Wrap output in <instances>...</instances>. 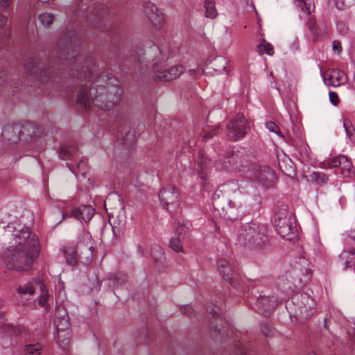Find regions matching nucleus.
Masks as SVG:
<instances>
[{
    "mask_svg": "<svg viewBox=\"0 0 355 355\" xmlns=\"http://www.w3.org/2000/svg\"><path fill=\"white\" fill-rule=\"evenodd\" d=\"M275 225L278 233L283 238L291 241L295 236L294 219L291 213L286 209H279L275 216Z\"/></svg>",
    "mask_w": 355,
    "mask_h": 355,
    "instance_id": "5",
    "label": "nucleus"
},
{
    "mask_svg": "<svg viewBox=\"0 0 355 355\" xmlns=\"http://www.w3.org/2000/svg\"><path fill=\"white\" fill-rule=\"evenodd\" d=\"M355 0H336V6L339 10H344L350 7Z\"/></svg>",
    "mask_w": 355,
    "mask_h": 355,
    "instance_id": "38",
    "label": "nucleus"
},
{
    "mask_svg": "<svg viewBox=\"0 0 355 355\" xmlns=\"http://www.w3.org/2000/svg\"><path fill=\"white\" fill-rule=\"evenodd\" d=\"M328 165L330 168H338L344 178H351L355 174L352 162L345 155H340L331 158Z\"/></svg>",
    "mask_w": 355,
    "mask_h": 355,
    "instance_id": "14",
    "label": "nucleus"
},
{
    "mask_svg": "<svg viewBox=\"0 0 355 355\" xmlns=\"http://www.w3.org/2000/svg\"><path fill=\"white\" fill-rule=\"evenodd\" d=\"M33 221V214L28 211L18 218L7 208L0 210V242L8 241L9 244L3 254V260L12 270L30 269L33 259L38 255L39 239L30 230Z\"/></svg>",
    "mask_w": 355,
    "mask_h": 355,
    "instance_id": "2",
    "label": "nucleus"
},
{
    "mask_svg": "<svg viewBox=\"0 0 355 355\" xmlns=\"http://www.w3.org/2000/svg\"><path fill=\"white\" fill-rule=\"evenodd\" d=\"M95 214V209L91 205H81L73 209L71 214L62 213V219L65 220L69 217H73L82 223H87L93 218Z\"/></svg>",
    "mask_w": 355,
    "mask_h": 355,
    "instance_id": "16",
    "label": "nucleus"
},
{
    "mask_svg": "<svg viewBox=\"0 0 355 355\" xmlns=\"http://www.w3.org/2000/svg\"><path fill=\"white\" fill-rule=\"evenodd\" d=\"M337 28H338L339 33L343 35H346L347 33L348 28L342 22L337 24Z\"/></svg>",
    "mask_w": 355,
    "mask_h": 355,
    "instance_id": "46",
    "label": "nucleus"
},
{
    "mask_svg": "<svg viewBox=\"0 0 355 355\" xmlns=\"http://www.w3.org/2000/svg\"><path fill=\"white\" fill-rule=\"evenodd\" d=\"M55 315L58 319L56 323L57 343L63 350H66L69 346L71 338V331L68 329L69 324L67 311L62 306L58 305L56 306Z\"/></svg>",
    "mask_w": 355,
    "mask_h": 355,
    "instance_id": "6",
    "label": "nucleus"
},
{
    "mask_svg": "<svg viewBox=\"0 0 355 355\" xmlns=\"http://www.w3.org/2000/svg\"><path fill=\"white\" fill-rule=\"evenodd\" d=\"M324 327L328 329V320L327 318L324 319Z\"/></svg>",
    "mask_w": 355,
    "mask_h": 355,
    "instance_id": "57",
    "label": "nucleus"
},
{
    "mask_svg": "<svg viewBox=\"0 0 355 355\" xmlns=\"http://www.w3.org/2000/svg\"><path fill=\"white\" fill-rule=\"evenodd\" d=\"M94 242L92 236L87 231H83L78 235L76 246L73 248L79 251L80 254H84L85 263L92 261L94 254Z\"/></svg>",
    "mask_w": 355,
    "mask_h": 355,
    "instance_id": "11",
    "label": "nucleus"
},
{
    "mask_svg": "<svg viewBox=\"0 0 355 355\" xmlns=\"http://www.w3.org/2000/svg\"><path fill=\"white\" fill-rule=\"evenodd\" d=\"M71 37H66L56 46V62L66 61L69 67L70 76L79 80L77 102L85 110H88L92 103L102 110H111L121 101L122 89L119 80L107 71L100 73L92 61H85L82 66V59L72 49Z\"/></svg>",
    "mask_w": 355,
    "mask_h": 355,
    "instance_id": "1",
    "label": "nucleus"
},
{
    "mask_svg": "<svg viewBox=\"0 0 355 355\" xmlns=\"http://www.w3.org/2000/svg\"><path fill=\"white\" fill-rule=\"evenodd\" d=\"M261 331L266 336H270L272 333V328L266 324L262 327Z\"/></svg>",
    "mask_w": 355,
    "mask_h": 355,
    "instance_id": "47",
    "label": "nucleus"
},
{
    "mask_svg": "<svg viewBox=\"0 0 355 355\" xmlns=\"http://www.w3.org/2000/svg\"><path fill=\"white\" fill-rule=\"evenodd\" d=\"M238 350L241 353V355H247L246 352L243 347L238 346Z\"/></svg>",
    "mask_w": 355,
    "mask_h": 355,
    "instance_id": "53",
    "label": "nucleus"
},
{
    "mask_svg": "<svg viewBox=\"0 0 355 355\" xmlns=\"http://www.w3.org/2000/svg\"><path fill=\"white\" fill-rule=\"evenodd\" d=\"M43 344L40 338L33 334L25 335L21 355H42Z\"/></svg>",
    "mask_w": 355,
    "mask_h": 355,
    "instance_id": "15",
    "label": "nucleus"
},
{
    "mask_svg": "<svg viewBox=\"0 0 355 355\" xmlns=\"http://www.w3.org/2000/svg\"><path fill=\"white\" fill-rule=\"evenodd\" d=\"M196 69H190L189 71V73L191 74V75H193L196 73Z\"/></svg>",
    "mask_w": 355,
    "mask_h": 355,
    "instance_id": "60",
    "label": "nucleus"
},
{
    "mask_svg": "<svg viewBox=\"0 0 355 355\" xmlns=\"http://www.w3.org/2000/svg\"><path fill=\"white\" fill-rule=\"evenodd\" d=\"M135 57L141 64L154 69L162 60V52L153 42H147L141 47H137Z\"/></svg>",
    "mask_w": 355,
    "mask_h": 355,
    "instance_id": "4",
    "label": "nucleus"
},
{
    "mask_svg": "<svg viewBox=\"0 0 355 355\" xmlns=\"http://www.w3.org/2000/svg\"><path fill=\"white\" fill-rule=\"evenodd\" d=\"M218 268L219 272L223 275V279L232 284L233 282L232 281L234 277V272L230 262L224 259H219L218 261Z\"/></svg>",
    "mask_w": 355,
    "mask_h": 355,
    "instance_id": "23",
    "label": "nucleus"
},
{
    "mask_svg": "<svg viewBox=\"0 0 355 355\" xmlns=\"http://www.w3.org/2000/svg\"><path fill=\"white\" fill-rule=\"evenodd\" d=\"M78 149L76 146L71 145L62 147L60 151V155L62 159H76L78 155Z\"/></svg>",
    "mask_w": 355,
    "mask_h": 355,
    "instance_id": "30",
    "label": "nucleus"
},
{
    "mask_svg": "<svg viewBox=\"0 0 355 355\" xmlns=\"http://www.w3.org/2000/svg\"><path fill=\"white\" fill-rule=\"evenodd\" d=\"M207 311L213 316H217L220 313V309L215 304H211L207 307Z\"/></svg>",
    "mask_w": 355,
    "mask_h": 355,
    "instance_id": "41",
    "label": "nucleus"
},
{
    "mask_svg": "<svg viewBox=\"0 0 355 355\" xmlns=\"http://www.w3.org/2000/svg\"><path fill=\"white\" fill-rule=\"evenodd\" d=\"M83 254H80L79 251H77L75 248H68L64 251V256L67 259V262L70 266H74L78 261V257L82 258ZM84 259V257H83Z\"/></svg>",
    "mask_w": 355,
    "mask_h": 355,
    "instance_id": "31",
    "label": "nucleus"
},
{
    "mask_svg": "<svg viewBox=\"0 0 355 355\" xmlns=\"http://www.w3.org/2000/svg\"><path fill=\"white\" fill-rule=\"evenodd\" d=\"M310 177L312 181L320 185L327 184L329 180L328 175L327 174L320 171H313L311 173Z\"/></svg>",
    "mask_w": 355,
    "mask_h": 355,
    "instance_id": "33",
    "label": "nucleus"
},
{
    "mask_svg": "<svg viewBox=\"0 0 355 355\" xmlns=\"http://www.w3.org/2000/svg\"><path fill=\"white\" fill-rule=\"evenodd\" d=\"M332 50L335 53L339 55L342 51L341 43L338 40H334L332 43Z\"/></svg>",
    "mask_w": 355,
    "mask_h": 355,
    "instance_id": "45",
    "label": "nucleus"
},
{
    "mask_svg": "<svg viewBox=\"0 0 355 355\" xmlns=\"http://www.w3.org/2000/svg\"><path fill=\"white\" fill-rule=\"evenodd\" d=\"M19 125L17 124H8L6 125L3 131V137L8 141L17 142L19 138Z\"/></svg>",
    "mask_w": 355,
    "mask_h": 355,
    "instance_id": "25",
    "label": "nucleus"
},
{
    "mask_svg": "<svg viewBox=\"0 0 355 355\" xmlns=\"http://www.w3.org/2000/svg\"><path fill=\"white\" fill-rule=\"evenodd\" d=\"M279 303L280 301L274 296L261 295L256 300V304L253 309L265 316H268Z\"/></svg>",
    "mask_w": 355,
    "mask_h": 355,
    "instance_id": "18",
    "label": "nucleus"
},
{
    "mask_svg": "<svg viewBox=\"0 0 355 355\" xmlns=\"http://www.w3.org/2000/svg\"><path fill=\"white\" fill-rule=\"evenodd\" d=\"M243 161L241 153L232 152L225 155H219L214 165L217 170H240L243 166Z\"/></svg>",
    "mask_w": 355,
    "mask_h": 355,
    "instance_id": "9",
    "label": "nucleus"
},
{
    "mask_svg": "<svg viewBox=\"0 0 355 355\" xmlns=\"http://www.w3.org/2000/svg\"><path fill=\"white\" fill-rule=\"evenodd\" d=\"M160 202L165 209L169 205L176 208L179 205L180 193L175 187L167 185L159 193Z\"/></svg>",
    "mask_w": 355,
    "mask_h": 355,
    "instance_id": "17",
    "label": "nucleus"
},
{
    "mask_svg": "<svg viewBox=\"0 0 355 355\" xmlns=\"http://www.w3.org/2000/svg\"><path fill=\"white\" fill-rule=\"evenodd\" d=\"M137 251L140 254H144V249L142 248V247L141 245L137 246Z\"/></svg>",
    "mask_w": 355,
    "mask_h": 355,
    "instance_id": "56",
    "label": "nucleus"
},
{
    "mask_svg": "<svg viewBox=\"0 0 355 355\" xmlns=\"http://www.w3.org/2000/svg\"><path fill=\"white\" fill-rule=\"evenodd\" d=\"M184 71L182 65H176L163 71H157L155 79L160 81H170L179 77Z\"/></svg>",
    "mask_w": 355,
    "mask_h": 355,
    "instance_id": "19",
    "label": "nucleus"
},
{
    "mask_svg": "<svg viewBox=\"0 0 355 355\" xmlns=\"http://www.w3.org/2000/svg\"><path fill=\"white\" fill-rule=\"evenodd\" d=\"M349 238L355 241V227H353L349 232Z\"/></svg>",
    "mask_w": 355,
    "mask_h": 355,
    "instance_id": "52",
    "label": "nucleus"
},
{
    "mask_svg": "<svg viewBox=\"0 0 355 355\" xmlns=\"http://www.w3.org/2000/svg\"><path fill=\"white\" fill-rule=\"evenodd\" d=\"M6 19L0 14V29L2 28L6 24Z\"/></svg>",
    "mask_w": 355,
    "mask_h": 355,
    "instance_id": "51",
    "label": "nucleus"
},
{
    "mask_svg": "<svg viewBox=\"0 0 355 355\" xmlns=\"http://www.w3.org/2000/svg\"><path fill=\"white\" fill-rule=\"evenodd\" d=\"M150 254L156 261H158L163 256V251L162 248L159 245L153 246L151 249Z\"/></svg>",
    "mask_w": 355,
    "mask_h": 355,
    "instance_id": "39",
    "label": "nucleus"
},
{
    "mask_svg": "<svg viewBox=\"0 0 355 355\" xmlns=\"http://www.w3.org/2000/svg\"><path fill=\"white\" fill-rule=\"evenodd\" d=\"M42 293L39 298V304L40 306L45 307L46 309L49 308V304L48 303L49 299V295L47 291L44 288V286H41Z\"/></svg>",
    "mask_w": 355,
    "mask_h": 355,
    "instance_id": "37",
    "label": "nucleus"
},
{
    "mask_svg": "<svg viewBox=\"0 0 355 355\" xmlns=\"http://www.w3.org/2000/svg\"><path fill=\"white\" fill-rule=\"evenodd\" d=\"M308 355H316L315 352H310Z\"/></svg>",
    "mask_w": 355,
    "mask_h": 355,
    "instance_id": "62",
    "label": "nucleus"
},
{
    "mask_svg": "<svg viewBox=\"0 0 355 355\" xmlns=\"http://www.w3.org/2000/svg\"><path fill=\"white\" fill-rule=\"evenodd\" d=\"M219 128H216L214 130H212L211 132H209V133H207L204 135V139H209V138H211L214 135H216L218 131Z\"/></svg>",
    "mask_w": 355,
    "mask_h": 355,
    "instance_id": "49",
    "label": "nucleus"
},
{
    "mask_svg": "<svg viewBox=\"0 0 355 355\" xmlns=\"http://www.w3.org/2000/svg\"><path fill=\"white\" fill-rule=\"evenodd\" d=\"M181 312L184 315H187L189 317H191L194 314V311L190 305L182 306L181 308Z\"/></svg>",
    "mask_w": 355,
    "mask_h": 355,
    "instance_id": "44",
    "label": "nucleus"
},
{
    "mask_svg": "<svg viewBox=\"0 0 355 355\" xmlns=\"http://www.w3.org/2000/svg\"><path fill=\"white\" fill-rule=\"evenodd\" d=\"M329 101L335 106L339 104V98L338 94L335 92L330 91L329 93Z\"/></svg>",
    "mask_w": 355,
    "mask_h": 355,
    "instance_id": "42",
    "label": "nucleus"
},
{
    "mask_svg": "<svg viewBox=\"0 0 355 355\" xmlns=\"http://www.w3.org/2000/svg\"><path fill=\"white\" fill-rule=\"evenodd\" d=\"M135 135L132 132H128L125 137L123 139L122 141V145L123 147L127 150L128 152L130 151V148H132L134 144H135Z\"/></svg>",
    "mask_w": 355,
    "mask_h": 355,
    "instance_id": "35",
    "label": "nucleus"
},
{
    "mask_svg": "<svg viewBox=\"0 0 355 355\" xmlns=\"http://www.w3.org/2000/svg\"><path fill=\"white\" fill-rule=\"evenodd\" d=\"M246 119L242 114H237L227 125V135L231 140L239 139L246 134L248 128Z\"/></svg>",
    "mask_w": 355,
    "mask_h": 355,
    "instance_id": "12",
    "label": "nucleus"
},
{
    "mask_svg": "<svg viewBox=\"0 0 355 355\" xmlns=\"http://www.w3.org/2000/svg\"><path fill=\"white\" fill-rule=\"evenodd\" d=\"M257 52L260 54L265 53L269 55H272L274 54L273 46L270 43L263 40V42L257 46Z\"/></svg>",
    "mask_w": 355,
    "mask_h": 355,
    "instance_id": "34",
    "label": "nucleus"
},
{
    "mask_svg": "<svg viewBox=\"0 0 355 355\" xmlns=\"http://www.w3.org/2000/svg\"><path fill=\"white\" fill-rule=\"evenodd\" d=\"M6 74L3 69V67L0 64V86L6 83Z\"/></svg>",
    "mask_w": 355,
    "mask_h": 355,
    "instance_id": "48",
    "label": "nucleus"
},
{
    "mask_svg": "<svg viewBox=\"0 0 355 355\" xmlns=\"http://www.w3.org/2000/svg\"><path fill=\"white\" fill-rule=\"evenodd\" d=\"M19 297V302L22 305H26L31 300V297L33 295L35 288L31 282L25 283L19 286L17 288Z\"/></svg>",
    "mask_w": 355,
    "mask_h": 355,
    "instance_id": "21",
    "label": "nucleus"
},
{
    "mask_svg": "<svg viewBox=\"0 0 355 355\" xmlns=\"http://www.w3.org/2000/svg\"><path fill=\"white\" fill-rule=\"evenodd\" d=\"M214 331H215L216 333L222 334V330H221V329H218V328H216V327H214Z\"/></svg>",
    "mask_w": 355,
    "mask_h": 355,
    "instance_id": "58",
    "label": "nucleus"
},
{
    "mask_svg": "<svg viewBox=\"0 0 355 355\" xmlns=\"http://www.w3.org/2000/svg\"><path fill=\"white\" fill-rule=\"evenodd\" d=\"M340 259L343 261L345 269L355 265V248L345 250L340 254Z\"/></svg>",
    "mask_w": 355,
    "mask_h": 355,
    "instance_id": "27",
    "label": "nucleus"
},
{
    "mask_svg": "<svg viewBox=\"0 0 355 355\" xmlns=\"http://www.w3.org/2000/svg\"><path fill=\"white\" fill-rule=\"evenodd\" d=\"M187 233V228L184 225H179L175 230V236L171 239L169 245L175 252H181L182 245L181 241L184 239Z\"/></svg>",
    "mask_w": 355,
    "mask_h": 355,
    "instance_id": "22",
    "label": "nucleus"
},
{
    "mask_svg": "<svg viewBox=\"0 0 355 355\" xmlns=\"http://www.w3.org/2000/svg\"><path fill=\"white\" fill-rule=\"evenodd\" d=\"M107 281V285L113 289H115L125 283V277L121 273L110 274Z\"/></svg>",
    "mask_w": 355,
    "mask_h": 355,
    "instance_id": "29",
    "label": "nucleus"
},
{
    "mask_svg": "<svg viewBox=\"0 0 355 355\" xmlns=\"http://www.w3.org/2000/svg\"><path fill=\"white\" fill-rule=\"evenodd\" d=\"M204 8L206 17L214 19L217 16L214 0H205Z\"/></svg>",
    "mask_w": 355,
    "mask_h": 355,
    "instance_id": "32",
    "label": "nucleus"
},
{
    "mask_svg": "<svg viewBox=\"0 0 355 355\" xmlns=\"http://www.w3.org/2000/svg\"><path fill=\"white\" fill-rule=\"evenodd\" d=\"M266 127L267 128V129L269 131H270L272 132H274V133L277 134L279 136L283 137V135H282V132H281V131L279 130V128L273 121H268V122H266Z\"/></svg>",
    "mask_w": 355,
    "mask_h": 355,
    "instance_id": "40",
    "label": "nucleus"
},
{
    "mask_svg": "<svg viewBox=\"0 0 355 355\" xmlns=\"http://www.w3.org/2000/svg\"><path fill=\"white\" fill-rule=\"evenodd\" d=\"M24 67L28 73L35 76L43 83L50 80L51 74L55 72V70L51 69V63L44 62L36 57L29 58Z\"/></svg>",
    "mask_w": 355,
    "mask_h": 355,
    "instance_id": "8",
    "label": "nucleus"
},
{
    "mask_svg": "<svg viewBox=\"0 0 355 355\" xmlns=\"http://www.w3.org/2000/svg\"><path fill=\"white\" fill-rule=\"evenodd\" d=\"M315 306V300L306 293L297 295L293 297L292 303L287 305V308L291 310V314L302 318L311 315Z\"/></svg>",
    "mask_w": 355,
    "mask_h": 355,
    "instance_id": "7",
    "label": "nucleus"
},
{
    "mask_svg": "<svg viewBox=\"0 0 355 355\" xmlns=\"http://www.w3.org/2000/svg\"><path fill=\"white\" fill-rule=\"evenodd\" d=\"M39 20L44 26H49L51 25L54 20V15L45 12L39 15Z\"/></svg>",
    "mask_w": 355,
    "mask_h": 355,
    "instance_id": "36",
    "label": "nucleus"
},
{
    "mask_svg": "<svg viewBox=\"0 0 355 355\" xmlns=\"http://www.w3.org/2000/svg\"><path fill=\"white\" fill-rule=\"evenodd\" d=\"M209 64V69H211L218 73H222L226 69L227 60L224 57L218 56L211 61Z\"/></svg>",
    "mask_w": 355,
    "mask_h": 355,
    "instance_id": "26",
    "label": "nucleus"
},
{
    "mask_svg": "<svg viewBox=\"0 0 355 355\" xmlns=\"http://www.w3.org/2000/svg\"><path fill=\"white\" fill-rule=\"evenodd\" d=\"M238 243L250 250H259L268 242V229L263 225L250 223L243 225L239 230Z\"/></svg>",
    "mask_w": 355,
    "mask_h": 355,
    "instance_id": "3",
    "label": "nucleus"
},
{
    "mask_svg": "<svg viewBox=\"0 0 355 355\" xmlns=\"http://www.w3.org/2000/svg\"><path fill=\"white\" fill-rule=\"evenodd\" d=\"M250 178L259 184L268 187L272 186L275 179V173L267 166L253 164L250 168Z\"/></svg>",
    "mask_w": 355,
    "mask_h": 355,
    "instance_id": "10",
    "label": "nucleus"
},
{
    "mask_svg": "<svg viewBox=\"0 0 355 355\" xmlns=\"http://www.w3.org/2000/svg\"><path fill=\"white\" fill-rule=\"evenodd\" d=\"M84 164V163L83 162H78V168L80 170L81 169V167Z\"/></svg>",
    "mask_w": 355,
    "mask_h": 355,
    "instance_id": "59",
    "label": "nucleus"
},
{
    "mask_svg": "<svg viewBox=\"0 0 355 355\" xmlns=\"http://www.w3.org/2000/svg\"><path fill=\"white\" fill-rule=\"evenodd\" d=\"M143 8L145 15L154 28L156 29L162 28L164 24V17L162 11L155 4L150 1L144 2Z\"/></svg>",
    "mask_w": 355,
    "mask_h": 355,
    "instance_id": "13",
    "label": "nucleus"
},
{
    "mask_svg": "<svg viewBox=\"0 0 355 355\" xmlns=\"http://www.w3.org/2000/svg\"><path fill=\"white\" fill-rule=\"evenodd\" d=\"M130 108L125 104L119 105L114 110L115 121L117 123H125L130 121Z\"/></svg>",
    "mask_w": 355,
    "mask_h": 355,
    "instance_id": "24",
    "label": "nucleus"
},
{
    "mask_svg": "<svg viewBox=\"0 0 355 355\" xmlns=\"http://www.w3.org/2000/svg\"><path fill=\"white\" fill-rule=\"evenodd\" d=\"M343 126L345 128V132L347 135L350 137L351 135L352 134V124L351 121L348 119H344L343 120Z\"/></svg>",
    "mask_w": 355,
    "mask_h": 355,
    "instance_id": "43",
    "label": "nucleus"
},
{
    "mask_svg": "<svg viewBox=\"0 0 355 355\" xmlns=\"http://www.w3.org/2000/svg\"><path fill=\"white\" fill-rule=\"evenodd\" d=\"M11 1L12 0H0V8L2 9L8 8Z\"/></svg>",
    "mask_w": 355,
    "mask_h": 355,
    "instance_id": "50",
    "label": "nucleus"
},
{
    "mask_svg": "<svg viewBox=\"0 0 355 355\" xmlns=\"http://www.w3.org/2000/svg\"><path fill=\"white\" fill-rule=\"evenodd\" d=\"M211 164V160L205 156L202 152L199 153V160H198V166L200 168V171H198L200 178L202 179H205L207 170Z\"/></svg>",
    "mask_w": 355,
    "mask_h": 355,
    "instance_id": "28",
    "label": "nucleus"
},
{
    "mask_svg": "<svg viewBox=\"0 0 355 355\" xmlns=\"http://www.w3.org/2000/svg\"><path fill=\"white\" fill-rule=\"evenodd\" d=\"M282 171L288 175H291V173L293 172L294 171L292 167H290L289 168H288L286 171H284L283 170Z\"/></svg>",
    "mask_w": 355,
    "mask_h": 355,
    "instance_id": "54",
    "label": "nucleus"
},
{
    "mask_svg": "<svg viewBox=\"0 0 355 355\" xmlns=\"http://www.w3.org/2000/svg\"><path fill=\"white\" fill-rule=\"evenodd\" d=\"M323 80L326 85L336 87L346 83L347 76L342 71L334 69L328 77L323 76Z\"/></svg>",
    "mask_w": 355,
    "mask_h": 355,
    "instance_id": "20",
    "label": "nucleus"
},
{
    "mask_svg": "<svg viewBox=\"0 0 355 355\" xmlns=\"http://www.w3.org/2000/svg\"><path fill=\"white\" fill-rule=\"evenodd\" d=\"M293 51H296L298 49V42L295 41L293 43V46L291 47Z\"/></svg>",
    "mask_w": 355,
    "mask_h": 355,
    "instance_id": "55",
    "label": "nucleus"
},
{
    "mask_svg": "<svg viewBox=\"0 0 355 355\" xmlns=\"http://www.w3.org/2000/svg\"><path fill=\"white\" fill-rule=\"evenodd\" d=\"M99 288H100V283H99V280H98V285H97V286L96 287V288H95V289H96V291H98V290H99Z\"/></svg>",
    "mask_w": 355,
    "mask_h": 355,
    "instance_id": "61",
    "label": "nucleus"
}]
</instances>
